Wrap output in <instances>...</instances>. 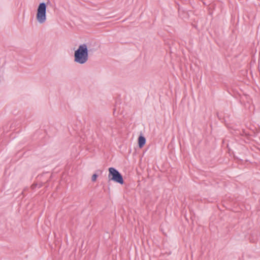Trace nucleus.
<instances>
[{"label":"nucleus","mask_w":260,"mask_h":260,"mask_svg":"<svg viewBox=\"0 0 260 260\" xmlns=\"http://www.w3.org/2000/svg\"><path fill=\"white\" fill-rule=\"evenodd\" d=\"M88 50L87 45L83 44L80 45L74 53V61L80 64H84L88 59Z\"/></svg>","instance_id":"f257e3e1"},{"label":"nucleus","mask_w":260,"mask_h":260,"mask_svg":"<svg viewBox=\"0 0 260 260\" xmlns=\"http://www.w3.org/2000/svg\"><path fill=\"white\" fill-rule=\"evenodd\" d=\"M46 3H41L39 4L37 9L36 19L40 24L44 23L46 21Z\"/></svg>","instance_id":"f03ea898"},{"label":"nucleus","mask_w":260,"mask_h":260,"mask_svg":"<svg viewBox=\"0 0 260 260\" xmlns=\"http://www.w3.org/2000/svg\"><path fill=\"white\" fill-rule=\"evenodd\" d=\"M109 172L108 177L110 180H112L120 184H123L124 181L123 177L116 169L111 167L109 169Z\"/></svg>","instance_id":"7ed1b4c3"},{"label":"nucleus","mask_w":260,"mask_h":260,"mask_svg":"<svg viewBox=\"0 0 260 260\" xmlns=\"http://www.w3.org/2000/svg\"><path fill=\"white\" fill-rule=\"evenodd\" d=\"M146 143V139L144 136H140L138 138V145L139 147L142 148Z\"/></svg>","instance_id":"20e7f679"},{"label":"nucleus","mask_w":260,"mask_h":260,"mask_svg":"<svg viewBox=\"0 0 260 260\" xmlns=\"http://www.w3.org/2000/svg\"><path fill=\"white\" fill-rule=\"evenodd\" d=\"M97 177H98V175H96V174H94L92 175V178H91L92 181L93 182L95 181Z\"/></svg>","instance_id":"39448f33"},{"label":"nucleus","mask_w":260,"mask_h":260,"mask_svg":"<svg viewBox=\"0 0 260 260\" xmlns=\"http://www.w3.org/2000/svg\"><path fill=\"white\" fill-rule=\"evenodd\" d=\"M37 186V184H33L32 185H31V188L32 189H34L35 187H36V186Z\"/></svg>","instance_id":"423d86ee"}]
</instances>
